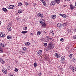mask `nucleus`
I'll use <instances>...</instances> for the list:
<instances>
[{
  "mask_svg": "<svg viewBox=\"0 0 76 76\" xmlns=\"http://www.w3.org/2000/svg\"><path fill=\"white\" fill-rule=\"evenodd\" d=\"M54 48V46H53V44L52 43H50L48 45V47L46 48V50L47 51L48 50H52Z\"/></svg>",
  "mask_w": 76,
  "mask_h": 76,
  "instance_id": "1",
  "label": "nucleus"
},
{
  "mask_svg": "<svg viewBox=\"0 0 76 76\" xmlns=\"http://www.w3.org/2000/svg\"><path fill=\"white\" fill-rule=\"evenodd\" d=\"M66 58V57L65 56H63L61 58V63H63L64 61V60H65V59Z\"/></svg>",
  "mask_w": 76,
  "mask_h": 76,
  "instance_id": "2",
  "label": "nucleus"
},
{
  "mask_svg": "<svg viewBox=\"0 0 76 76\" xmlns=\"http://www.w3.org/2000/svg\"><path fill=\"white\" fill-rule=\"evenodd\" d=\"M15 7L14 5H11L9 7H8V9H14Z\"/></svg>",
  "mask_w": 76,
  "mask_h": 76,
  "instance_id": "3",
  "label": "nucleus"
},
{
  "mask_svg": "<svg viewBox=\"0 0 76 76\" xmlns=\"http://www.w3.org/2000/svg\"><path fill=\"white\" fill-rule=\"evenodd\" d=\"M37 53L38 56H41L42 55V50H40L38 51Z\"/></svg>",
  "mask_w": 76,
  "mask_h": 76,
  "instance_id": "4",
  "label": "nucleus"
},
{
  "mask_svg": "<svg viewBox=\"0 0 76 76\" xmlns=\"http://www.w3.org/2000/svg\"><path fill=\"white\" fill-rule=\"evenodd\" d=\"M56 4V2L55 1H52L51 2L50 5L51 6H54Z\"/></svg>",
  "mask_w": 76,
  "mask_h": 76,
  "instance_id": "5",
  "label": "nucleus"
},
{
  "mask_svg": "<svg viewBox=\"0 0 76 76\" xmlns=\"http://www.w3.org/2000/svg\"><path fill=\"white\" fill-rule=\"evenodd\" d=\"M0 37H2V38H4V33H0Z\"/></svg>",
  "mask_w": 76,
  "mask_h": 76,
  "instance_id": "6",
  "label": "nucleus"
},
{
  "mask_svg": "<svg viewBox=\"0 0 76 76\" xmlns=\"http://www.w3.org/2000/svg\"><path fill=\"white\" fill-rule=\"evenodd\" d=\"M69 7L71 10H73L74 9H75V6H73L72 4H70V6Z\"/></svg>",
  "mask_w": 76,
  "mask_h": 76,
  "instance_id": "7",
  "label": "nucleus"
},
{
  "mask_svg": "<svg viewBox=\"0 0 76 76\" xmlns=\"http://www.w3.org/2000/svg\"><path fill=\"white\" fill-rule=\"evenodd\" d=\"M2 71L4 73H5V74H6V73H7V69H2Z\"/></svg>",
  "mask_w": 76,
  "mask_h": 76,
  "instance_id": "8",
  "label": "nucleus"
},
{
  "mask_svg": "<svg viewBox=\"0 0 76 76\" xmlns=\"http://www.w3.org/2000/svg\"><path fill=\"white\" fill-rule=\"evenodd\" d=\"M37 16L39 17V16L40 18H43L44 17V15L42 14L39 13L37 14Z\"/></svg>",
  "mask_w": 76,
  "mask_h": 76,
  "instance_id": "9",
  "label": "nucleus"
},
{
  "mask_svg": "<svg viewBox=\"0 0 76 76\" xmlns=\"http://www.w3.org/2000/svg\"><path fill=\"white\" fill-rule=\"evenodd\" d=\"M72 71V72H75L76 71V67H73L72 68H71Z\"/></svg>",
  "mask_w": 76,
  "mask_h": 76,
  "instance_id": "10",
  "label": "nucleus"
},
{
  "mask_svg": "<svg viewBox=\"0 0 76 76\" xmlns=\"http://www.w3.org/2000/svg\"><path fill=\"white\" fill-rule=\"evenodd\" d=\"M7 29L8 31H11L12 30L11 27H10L9 26H7Z\"/></svg>",
  "mask_w": 76,
  "mask_h": 76,
  "instance_id": "11",
  "label": "nucleus"
},
{
  "mask_svg": "<svg viewBox=\"0 0 76 76\" xmlns=\"http://www.w3.org/2000/svg\"><path fill=\"white\" fill-rule=\"evenodd\" d=\"M60 0H55V3H57V4H59V3H60Z\"/></svg>",
  "mask_w": 76,
  "mask_h": 76,
  "instance_id": "12",
  "label": "nucleus"
},
{
  "mask_svg": "<svg viewBox=\"0 0 76 76\" xmlns=\"http://www.w3.org/2000/svg\"><path fill=\"white\" fill-rule=\"evenodd\" d=\"M56 18V15H54L53 16H51V18H52V19H55Z\"/></svg>",
  "mask_w": 76,
  "mask_h": 76,
  "instance_id": "13",
  "label": "nucleus"
},
{
  "mask_svg": "<svg viewBox=\"0 0 76 76\" xmlns=\"http://www.w3.org/2000/svg\"><path fill=\"white\" fill-rule=\"evenodd\" d=\"M57 26H58V27H59V28L61 27V24L60 23H58L57 24Z\"/></svg>",
  "mask_w": 76,
  "mask_h": 76,
  "instance_id": "14",
  "label": "nucleus"
},
{
  "mask_svg": "<svg viewBox=\"0 0 76 76\" xmlns=\"http://www.w3.org/2000/svg\"><path fill=\"white\" fill-rule=\"evenodd\" d=\"M42 3L43 4V6H47V4H46V2H45V1H43L42 2Z\"/></svg>",
  "mask_w": 76,
  "mask_h": 76,
  "instance_id": "15",
  "label": "nucleus"
},
{
  "mask_svg": "<svg viewBox=\"0 0 76 76\" xmlns=\"http://www.w3.org/2000/svg\"><path fill=\"white\" fill-rule=\"evenodd\" d=\"M7 39H12V37H10V36H8L7 37Z\"/></svg>",
  "mask_w": 76,
  "mask_h": 76,
  "instance_id": "16",
  "label": "nucleus"
},
{
  "mask_svg": "<svg viewBox=\"0 0 76 76\" xmlns=\"http://www.w3.org/2000/svg\"><path fill=\"white\" fill-rule=\"evenodd\" d=\"M2 10L3 11L5 12H7V9L5 8H3L2 9Z\"/></svg>",
  "mask_w": 76,
  "mask_h": 76,
  "instance_id": "17",
  "label": "nucleus"
},
{
  "mask_svg": "<svg viewBox=\"0 0 76 76\" xmlns=\"http://www.w3.org/2000/svg\"><path fill=\"white\" fill-rule=\"evenodd\" d=\"M40 23L41 24L44 23V20H39Z\"/></svg>",
  "mask_w": 76,
  "mask_h": 76,
  "instance_id": "18",
  "label": "nucleus"
},
{
  "mask_svg": "<svg viewBox=\"0 0 76 76\" xmlns=\"http://www.w3.org/2000/svg\"><path fill=\"white\" fill-rule=\"evenodd\" d=\"M37 34L38 35H40V34H41V32L40 31H39L37 32Z\"/></svg>",
  "mask_w": 76,
  "mask_h": 76,
  "instance_id": "19",
  "label": "nucleus"
},
{
  "mask_svg": "<svg viewBox=\"0 0 76 76\" xmlns=\"http://www.w3.org/2000/svg\"><path fill=\"white\" fill-rule=\"evenodd\" d=\"M66 23H64L61 24V27H62L63 26V27H64V26H66Z\"/></svg>",
  "mask_w": 76,
  "mask_h": 76,
  "instance_id": "20",
  "label": "nucleus"
},
{
  "mask_svg": "<svg viewBox=\"0 0 76 76\" xmlns=\"http://www.w3.org/2000/svg\"><path fill=\"white\" fill-rule=\"evenodd\" d=\"M21 33L25 34L27 33V31H23L21 32Z\"/></svg>",
  "mask_w": 76,
  "mask_h": 76,
  "instance_id": "21",
  "label": "nucleus"
},
{
  "mask_svg": "<svg viewBox=\"0 0 76 76\" xmlns=\"http://www.w3.org/2000/svg\"><path fill=\"white\" fill-rule=\"evenodd\" d=\"M3 50H2L1 48H0V53H3Z\"/></svg>",
  "mask_w": 76,
  "mask_h": 76,
  "instance_id": "22",
  "label": "nucleus"
},
{
  "mask_svg": "<svg viewBox=\"0 0 76 76\" xmlns=\"http://www.w3.org/2000/svg\"><path fill=\"white\" fill-rule=\"evenodd\" d=\"M42 26L43 27H45L46 26H47V24H45V23H44L42 25Z\"/></svg>",
  "mask_w": 76,
  "mask_h": 76,
  "instance_id": "23",
  "label": "nucleus"
},
{
  "mask_svg": "<svg viewBox=\"0 0 76 76\" xmlns=\"http://www.w3.org/2000/svg\"><path fill=\"white\" fill-rule=\"evenodd\" d=\"M50 32L52 34V35H54V32L52 30H50Z\"/></svg>",
  "mask_w": 76,
  "mask_h": 76,
  "instance_id": "24",
  "label": "nucleus"
},
{
  "mask_svg": "<svg viewBox=\"0 0 76 76\" xmlns=\"http://www.w3.org/2000/svg\"><path fill=\"white\" fill-rule=\"evenodd\" d=\"M22 12V10H20L18 11V13H21Z\"/></svg>",
  "mask_w": 76,
  "mask_h": 76,
  "instance_id": "25",
  "label": "nucleus"
},
{
  "mask_svg": "<svg viewBox=\"0 0 76 76\" xmlns=\"http://www.w3.org/2000/svg\"><path fill=\"white\" fill-rule=\"evenodd\" d=\"M34 67H37V63L35 62L34 63Z\"/></svg>",
  "mask_w": 76,
  "mask_h": 76,
  "instance_id": "26",
  "label": "nucleus"
},
{
  "mask_svg": "<svg viewBox=\"0 0 76 76\" xmlns=\"http://www.w3.org/2000/svg\"><path fill=\"white\" fill-rule=\"evenodd\" d=\"M23 50L24 51H27V49L26 48H24Z\"/></svg>",
  "mask_w": 76,
  "mask_h": 76,
  "instance_id": "27",
  "label": "nucleus"
},
{
  "mask_svg": "<svg viewBox=\"0 0 76 76\" xmlns=\"http://www.w3.org/2000/svg\"><path fill=\"white\" fill-rule=\"evenodd\" d=\"M4 43H1V47H4Z\"/></svg>",
  "mask_w": 76,
  "mask_h": 76,
  "instance_id": "28",
  "label": "nucleus"
},
{
  "mask_svg": "<svg viewBox=\"0 0 76 76\" xmlns=\"http://www.w3.org/2000/svg\"><path fill=\"white\" fill-rule=\"evenodd\" d=\"M42 73L39 72L38 75L39 76H42Z\"/></svg>",
  "mask_w": 76,
  "mask_h": 76,
  "instance_id": "29",
  "label": "nucleus"
},
{
  "mask_svg": "<svg viewBox=\"0 0 76 76\" xmlns=\"http://www.w3.org/2000/svg\"><path fill=\"white\" fill-rule=\"evenodd\" d=\"M62 18H66V16L65 14H63L62 15Z\"/></svg>",
  "mask_w": 76,
  "mask_h": 76,
  "instance_id": "30",
  "label": "nucleus"
},
{
  "mask_svg": "<svg viewBox=\"0 0 76 76\" xmlns=\"http://www.w3.org/2000/svg\"><path fill=\"white\" fill-rule=\"evenodd\" d=\"M76 63V59H74L73 60V63Z\"/></svg>",
  "mask_w": 76,
  "mask_h": 76,
  "instance_id": "31",
  "label": "nucleus"
},
{
  "mask_svg": "<svg viewBox=\"0 0 76 76\" xmlns=\"http://www.w3.org/2000/svg\"><path fill=\"white\" fill-rule=\"evenodd\" d=\"M67 31L69 33H70L71 32V30L70 29H68Z\"/></svg>",
  "mask_w": 76,
  "mask_h": 76,
  "instance_id": "32",
  "label": "nucleus"
},
{
  "mask_svg": "<svg viewBox=\"0 0 76 76\" xmlns=\"http://www.w3.org/2000/svg\"><path fill=\"white\" fill-rule=\"evenodd\" d=\"M29 44H30V43H29V42H27V43H25V45H29Z\"/></svg>",
  "mask_w": 76,
  "mask_h": 76,
  "instance_id": "33",
  "label": "nucleus"
},
{
  "mask_svg": "<svg viewBox=\"0 0 76 76\" xmlns=\"http://www.w3.org/2000/svg\"><path fill=\"white\" fill-rule=\"evenodd\" d=\"M58 55V53H55V56L56 57H57Z\"/></svg>",
  "mask_w": 76,
  "mask_h": 76,
  "instance_id": "34",
  "label": "nucleus"
},
{
  "mask_svg": "<svg viewBox=\"0 0 76 76\" xmlns=\"http://www.w3.org/2000/svg\"><path fill=\"white\" fill-rule=\"evenodd\" d=\"M60 41H62V42H63V41H64V39L63 38H61L60 39Z\"/></svg>",
  "mask_w": 76,
  "mask_h": 76,
  "instance_id": "35",
  "label": "nucleus"
},
{
  "mask_svg": "<svg viewBox=\"0 0 76 76\" xmlns=\"http://www.w3.org/2000/svg\"><path fill=\"white\" fill-rule=\"evenodd\" d=\"M18 5L19 6H20L22 5V3H18Z\"/></svg>",
  "mask_w": 76,
  "mask_h": 76,
  "instance_id": "36",
  "label": "nucleus"
},
{
  "mask_svg": "<svg viewBox=\"0 0 76 76\" xmlns=\"http://www.w3.org/2000/svg\"><path fill=\"white\" fill-rule=\"evenodd\" d=\"M69 56L70 58H72V54H70Z\"/></svg>",
  "mask_w": 76,
  "mask_h": 76,
  "instance_id": "37",
  "label": "nucleus"
},
{
  "mask_svg": "<svg viewBox=\"0 0 76 76\" xmlns=\"http://www.w3.org/2000/svg\"><path fill=\"white\" fill-rule=\"evenodd\" d=\"M44 45V46H45V47H47V43H45Z\"/></svg>",
  "mask_w": 76,
  "mask_h": 76,
  "instance_id": "38",
  "label": "nucleus"
},
{
  "mask_svg": "<svg viewBox=\"0 0 76 76\" xmlns=\"http://www.w3.org/2000/svg\"><path fill=\"white\" fill-rule=\"evenodd\" d=\"M15 72H18V69L17 68H15Z\"/></svg>",
  "mask_w": 76,
  "mask_h": 76,
  "instance_id": "39",
  "label": "nucleus"
},
{
  "mask_svg": "<svg viewBox=\"0 0 76 76\" xmlns=\"http://www.w3.org/2000/svg\"><path fill=\"white\" fill-rule=\"evenodd\" d=\"M1 61H2V64H4V61H3V59H1Z\"/></svg>",
  "mask_w": 76,
  "mask_h": 76,
  "instance_id": "40",
  "label": "nucleus"
},
{
  "mask_svg": "<svg viewBox=\"0 0 76 76\" xmlns=\"http://www.w3.org/2000/svg\"><path fill=\"white\" fill-rule=\"evenodd\" d=\"M73 39H76V36H74L73 37Z\"/></svg>",
  "mask_w": 76,
  "mask_h": 76,
  "instance_id": "41",
  "label": "nucleus"
},
{
  "mask_svg": "<svg viewBox=\"0 0 76 76\" xmlns=\"http://www.w3.org/2000/svg\"><path fill=\"white\" fill-rule=\"evenodd\" d=\"M60 57V55H58L56 57L57 58H58L59 57Z\"/></svg>",
  "mask_w": 76,
  "mask_h": 76,
  "instance_id": "42",
  "label": "nucleus"
},
{
  "mask_svg": "<svg viewBox=\"0 0 76 76\" xmlns=\"http://www.w3.org/2000/svg\"><path fill=\"white\" fill-rule=\"evenodd\" d=\"M46 38H47L48 40V39H50V37H49V36H47Z\"/></svg>",
  "mask_w": 76,
  "mask_h": 76,
  "instance_id": "43",
  "label": "nucleus"
},
{
  "mask_svg": "<svg viewBox=\"0 0 76 76\" xmlns=\"http://www.w3.org/2000/svg\"><path fill=\"white\" fill-rule=\"evenodd\" d=\"M7 69L8 70H10V67L9 66H8Z\"/></svg>",
  "mask_w": 76,
  "mask_h": 76,
  "instance_id": "44",
  "label": "nucleus"
},
{
  "mask_svg": "<svg viewBox=\"0 0 76 76\" xmlns=\"http://www.w3.org/2000/svg\"><path fill=\"white\" fill-rule=\"evenodd\" d=\"M27 29H28V28L27 27H25L24 30H27Z\"/></svg>",
  "mask_w": 76,
  "mask_h": 76,
  "instance_id": "45",
  "label": "nucleus"
},
{
  "mask_svg": "<svg viewBox=\"0 0 76 76\" xmlns=\"http://www.w3.org/2000/svg\"><path fill=\"white\" fill-rule=\"evenodd\" d=\"M9 76H13V75L12 74H10L9 75Z\"/></svg>",
  "mask_w": 76,
  "mask_h": 76,
  "instance_id": "46",
  "label": "nucleus"
},
{
  "mask_svg": "<svg viewBox=\"0 0 76 76\" xmlns=\"http://www.w3.org/2000/svg\"><path fill=\"white\" fill-rule=\"evenodd\" d=\"M58 69H60V66H58Z\"/></svg>",
  "mask_w": 76,
  "mask_h": 76,
  "instance_id": "47",
  "label": "nucleus"
},
{
  "mask_svg": "<svg viewBox=\"0 0 76 76\" xmlns=\"http://www.w3.org/2000/svg\"><path fill=\"white\" fill-rule=\"evenodd\" d=\"M25 4L26 6H28V2H26Z\"/></svg>",
  "mask_w": 76,
  "mask_h": 76,
  "instance_id": "48",
  "label": "nucleus"
},
{
  "mask_svg": "<svg viewBox=\"0 0 76 76\" xmlns=\"http://www.w3.org/2000/svg\"><path fill=\"white\" fill-rule=\"evenodd\" d=\"M59 15H60V16H63V15H62V14H59Z\"/></svg>",
  "mask_w": 76,
  "mask_h": 76,
  "instance_id": "49",
  "label": "nucleus"
},
{
  "mask_svg": "<svg viewBox=\"0 0 76 76\" xmlns=\"http://www.w3.org/2000/svg\"><path fill=\"white\" fill-rule=\"evenodd\" d=\"M72 67H73V66H70V68L71 69V68H72Z\"/></svg>",
  "mask_w": 76,
  "mask_h": 76,
  "instance_id": "50",
  "label": "nucleus"
},
{
  "mask_svg": "<svg viewBox=\"0 0 76 76\" xmlns=\"http://www.w3.org/2000/svg\"><path fill=\"white\" fill-rule=\"evenodd\" d=\"M42 2H43V1H44V0H40Z\"/></svg>",
  "mask_w": 76,
  "mask_h": 76,
  "instance_id": "51",
  "label": "nucleus"
},
{
  "mask_svg": "<svg viewBox=\"0 0 76 76\" xmlns=\"http://www.w3.org/2000/svg\"><path fill=\"white\" fill-rule=\"evenodd\" d=\"M65 1H70V0H65Z\"/></svg>",
  "mask_w": 76,
  "mask_h": 76,
  "instance_id": "52",
  "label": "nucleus"
},
{
  "mask_svg": "<svg viewBox=\"0 0 76 76\" xmlns=\"http://www.w3.org/2000/svg\"><path fill=\"white\" fill-rule=\"evenodd\" d=\"M4 47H5V46H6V43H4Z\"/></svg>",
  "mask_w": 76,
  "mask_h": 76,
  "instance_id": "53",
  "label": "nucleus"
},
{
  "mask_svg": "<svg viewBox=\"0 0 76 76\" xmlns=\"http://www.w3.org/2000/svg\"><path fill=\"white\" fill-rule=\"evenodd\" d=\"M36 4L35 3H34L33 4V5H35Z\"/></svg>",
  "mask_w": 76,
  "mask_h": 76,
  "instance_id": "54",
  "label": "nucleus"
},
{
  "mask_svg": "<svg viewBox=\"0 0 76 76\" xmlns=\"http://www.w3.org/2000/svg\"><path fill=\"white\" fill-rule=\"evenodd\" d=\"M33 33H31V34H30V35H33Z\"/></svg>",
  "mask_w": 76,
  "mask_h": 76,
  "instance_id": "55",
  "label": "nucleus"
},
{
  "mask_svg": "<svg viewBox=\"0 0 76 76\" xmlns=\"http://www.w3.org/2000/svg\"><path fill=\"white\" fill-rule=\"evenodd\" d=\"M66 7V5H64V7Z\"/></svg>",
  "mask_w": 76,
  "mask_h": 76,
  "instance_id": "56",
  "label": "nucleus"
},
{
  "mask_svg": "<svg viewBox=\"0 0 76 76\" xmlns=\"http://www.w3.org/2000/svg\"><path fill=\"white\" fill-rule=\"evenodd\" d=\"M1 22L0 21V24H1Z\"/></svg>",
  "mask_w": 76,
  "mask_h": 76,
  "instance_id": "57",
  "label": "nucleus"
},
{
  "mask_svg": "<svg viewBox=\"0 0 76 76\" xmlns=\"http://www.w3.org/2000/svg\"><path fill=\"white\" fill-rule=\"evenodd\" d=\"M66 49H67L68 50V49H69V48L68 47L66 48Z\"/></svg>",
  "mask_w": 76,
  "mask_h": 76,
  "instance_id": "58",
  "label": "nucleus"
},
{
  "mask_svg": "<svg viewBox=\"0 0 76 76\" xmlns=\"http://www.w3.org/2000/svg\"><path fill=\"white\" fill-rule=\"evenodd\" d=\"M1 58H0V61H1Z\"/></svg>",
  "mask_w": 76,
  "mask_h": 76,
  "instance_id": "59",
  "label": "nucleus"
},
{
  "mask_svg": "<svg viewBox=\"0 0 76 76\" xmlns=\"http://www.w3.org/2000/svg\"><path fill=\"white\" fill-rule=\"evenodd\" d=\"M1 63H2V61H1Z\"/></svg>",
  "mask_w": 76,
  "mask_h": 76,
  "instance_id": "60",
  "label": "nucleus"
},
{
  "mask_svg": "<svg viewBox=\"0 0 76 76\" xmlns=\"http://www.w3.org/2000/svg\"><path fill=\"white\" fill-rule=\"evenodd\" d=\"M23 29H24V30H25V29H24V28H23Z\"/></svg>",
  "mask_w": 76,
  "mask_h": 76,
  "instance_id": "61",
  "label": "nucleus"
},
{
  "mask_svg": "<svg viewBox=\"0 0 76 76\" xmlns=\"http://www.w3.org/2000/svg\"><path fill=\"white\" fill-rule=\"evenodd\" d=\"M0 45H1V44L0 43Z\"/></svg>",
  "mask_w": 76,
  "mask_h": 76,
  "instance_id": "62",
  "label": "nucleus"
},
{
  "mask_svg": "<svg viewBox=\"0 0 76 76\" xmlns=\"http://www.w3.org/2000/svg\"><path fill=\"white\" fill-rule=\"evenodd\" d=\"M61 0V1H62V0Z\"/></svg>",
  "mask_w": 76,
  "mask_h": 76,
  "instance_id": "63",
  "label": "nucleus"
}]
</instances>
